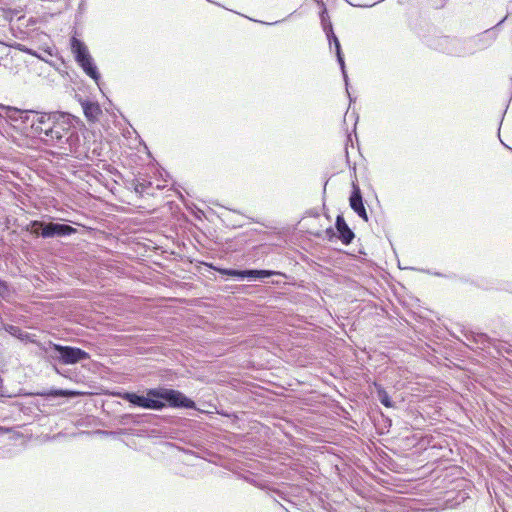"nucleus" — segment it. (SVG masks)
I'll list each match as a JSON object with an SVG mask.
<instances>
[{
    "label": "nucleus",
    "mask_w": 512,
    "mask_h": 512,
    "mask_svg": "<svg viewBox=\"0 0 512 512\" xmlns=\"http://www.w3.org/2000/svg\"><path fill=\"white\" fill-rule=\"evenodd\" d=\"M75 122L69 113L34 111V143L57 147L64 154L75 152L80 142Z\"/></svg>",
    "instance_id": "1"
},
{
    "label": "nucleus",
    "mask_w": 512,
    "mask_h": 512,
    "mask_svg": "<svg viewBox=\"0 0 512 512\" xmlns=\"http://www.w3.org/2000/svg\"><path fill=\"white\" fill-rule=\"evenodd\" d=\"M7 431H8L7 429L0 427V432L6 433Z\"/></svg>",
    "instance_id": "25"
},
{
    "label": "nucleus",
    "mask_w": 512,
    "mask_h": 512,
    "mask_svg": "<svg viewBox=\"0 0 512 512\" xmlns=\"http://www.w3.org/2000/svg\"><path fill=\"white\" fill-rule=\"evenodd\" d=\"M9 296V289L4 281L0 280V300L5 299Z\"/></svg>",
    "instance_id": "21"
},
{
    "label": "nucleus",
    "mask_w": 512,
    "mask_h": 512,
    "mask_svg": "<svg viewBox=\"0 0 512 512\" xmlns=\"http://www.w3.org/2000/svg\"><path fill=\"white\" fill-rule=\"evenodd\" d=\"M220 274L233 278L244 279V270H237L232 268H222L218 270Z\"/></svg>",
    "instance_id": "16"
},
{
    "label": "nucleus",
    "mask_w": 512,
    "mask_h": 512,
    "mask_svg": "<svg viewBox=\"0 0 512 512\" xmlns=\"http://www.w3.org/2000/svg\"><path fill=\"white\" fill-rule=\"evenodd\" d=\"M280 21H275L273 23H269L270 25H275V24H278Z\"/></svg>",
    "instance_id": "28"
},
{
    "label": "nucleus",
    "mask_w": 512,
    "mask_h": 512,
    "mask_svg": "<svg viewBox=\"0 0 512 512\" xmlns=\"http://www.w3.org/2000/svg\"><path fill=\"white\" fill-rule=\"evenodd\" d=\"M76 229L68 224L34 220V238H55L70 236Z\"/></svg>",
    "instance_id": "6"
},
{
    "label": "nucleus",
    "mask_w": 512,
    "mask_h": 512,
    "mask_svg": "<svg viewBox=\"0 0 512 512\" xmlns=\"http://www.w3.org/2000/svg\"><path fill=\"white\" fill-rule=\"evenodd\" d=\"M278 274L275 271L272 270H257V269H247L244 270V279L247 278L249 280H256V279H264L268 278L272 275Z\"/></svg>",
    "instance_id": "14"
},
{
    "label": "nucleus",
    "mask_w": 512,
    "mask_h": 512,
    "mask_svg": "<svg viewBox=\"0 0 512 512\" xmlns=\"http://www.w3.org/2000/svg\"><path fill=\"white\" fill-rule=\"evenodd\" d=\"M335 228L337 230L338 238L344 245H349L353 241L355 234L349 228L342 215H338L336 217Z\"/></svg>",
    "instance_id": "10"
},
{
    "label": "nucleus",
    "mask_w": 512,
    "mask_h": 512,
    "mask_svg": "<svg viewBox=\"0 0 512 512\" xmlns=\"http://www.w3.org/2000/svg\"><path fill=\"white\" fill-rule=\"evenodd\" d=\"M329 45H330V48L332 46L335 47V53H336L337 61H338L339 65H340L344 82L347 83L348 75H347L346 68H345V61H344V57H343L342 50H341V44H340L339 39L337 38L336 35L334 37H331V42H329Z\"/></svg>",
    "instance_id": "12"
},
{
    "label": "nucleus",
    "mask_w": 512,
    "mask_h": 512,
    "mask_svg": "<svg viewBox=\"0 0 512 512\" xmlns=\"http://www.w3.org/2000/svg\"><path fill=\"white\" fill-rule=\"evenodd\" d=\"M34 354L53 366L57 363L74 365L90 359L88 352L78 347L63 346L52 342L40 343L34 340Z\"/></svg>",
    "instance_id": "3"
},
{
    "label": "nucleus",
    "mask_w": 512,
    "mask_h": 512,
    "mask_svg": "<svg viewBox=\"0 0 512 512\" xmlns=\"http://www.w3.org/2000/svg\"><path fill=\"white\" fill-rule=\"evenodd\" d=\"M82 108L84 115L89 121L97 120L98 116L101 114V109L95 102L85 101L82 103Z\"/></svg>",
    "instance_id": "13"
},
{
    "label": "nucleus",
    "mask_w": 512,
    "mask_h": 512,
    "mask_svg": "<svg viewBox=\"0 0 512 512\" xmlns=\"http://www.w3.org/2000/svg\"><path fill=\"white\" fill-rule=\"evenodd\" d=\"M431 46L442 53L457 56V57H465L470 55L469 46L467 44V39H459L455 37L449 36H441L433 41Z\"/></svg>",
    "instance_id": "5"
},
{
    "label": "nucleus",
    "mask_w": 512,
    "mask_h": 512,
    "mask_svg": "<svg viewBox=\"0 0 512 512\" xmlns=\"http://www.w3.org/2000/svg\"><path fill=\"white\" fill-rule=\"evenodd\" d=\"M320 20H321V24H322V25H325V24H327L328 22H330V21H329V19H328V15H327V10H326V8H324V9L321 11V13H320Z\"/></svg>",
    "instance_id": "22"
},
{
    "label": "nucleus",
    "mask_w": 512,
    "mask_h": 512,
    "mask_svg": "<svg viewBox=\"0 0 512 512\" xmlns=\"http://www.w3.org/2000/svg\"><path fill=\"white\" fill-rule=\"evenodd\" d=\"M475 341L477 344H481L485 346L486 344H490L491 339L484 333L477 334Z\"/></svg>",
    "instance_id": "20"
},
{
    "label": "nucleus",
    "mask_w": 512,
    "mask_h": 512,
    "mask_svg": "<svg viewBox=\"0 0 512 512\" xmlns=\"http://www.w3.org/2000/svg\"><path fill=\"white\" fill-rule=\"evenodd\" d=\"M345 85H346L347 93H349V92H348V83H347V84L345 83ZM348 97H351V94H348Z\"/></svg>",
    "instance_id": "27"
},
{
    "label": "nucleus",
    "mask_w": 512,
    "mask_h": 512,
    "mask_svg": "<svg viewBox=\"0 0 512 512\" xmlns=\"http://www.w3.org/2000/svg\"><path fill=\"white\" fill-rule=\"evenodd\" d=\"M0 108L5 111L6 117L12 121H18L21 119L23 123L29 119V113L31 112V110H20L3 104H0Z\"/></svg>",
    "instance_id": "11"
},
{
    "label": "nucleus",
    "mask_w": 512,
    "mask_h": 512,
    "mask_svg": "<svg viewBox=\"0 0 512 512\" xmlns=\"http://www.w3.org/2000/svg\"><path fill=\"white\" fill-rule=\"evenodd\" d=\"M377 397H378V400L380 401V403L382 405H384L385 407L391 408L393 406L391 397L389 396L387 391H385L383 388L378 389Z\"/></svg>",
    "instance_id": "15"
},
{
    "label": "nucleus",
    "mask_w": 512,
    "mask_h": 512,
    "mask_svg": "<svg viewBox=\"0 0 512 512\" xmlns=\"http://www.w3.org/2000/svg\"><path fill=\"white\" fill-rule=\"evenodd\" d=\"M70 45L75 61L83 69L86 75L98 84L101 76L85 43L76 37H72Z\"/></svg>",
    "instance_id": "4"
},
{
    "label": "nucleus",
    "mask_w": 512,
    "mask_h": 512,
    "mask_svg": "<svg viewBox=\"0 0 512 512\" xmlns=\"http://www.w3.org/2000/svg\"><path fill=\"white\" fill-rule=\"evenodd\" d=\"M36 31V29H34V32ZM38 39L39 41H43L44 44H45V48L42 49L43 51V54L42 53H38L36 51L33 52V55L34 57L38 58L39 59V62H46V63H49L50 65L52 66H55V64L53 63L52 60L49 59L50 58H53V57H57V54H56V50L53 46H50L48 45V43L45 41V40H49V37L48 35L44 34V33H37L35 34L34 33V40L35 39Z\"/></svg>",
    "instance_id": "9"
},
{
    "label": "nucleus",
    "mask_w": 512,
    "mask_h": 512,
    "mask_svg": "<svg viewBox=\"0 0 512 512\" xmlns=\"http://www.w3.org/2000/svg\"><path fill=\"white\" fill-rule=\"evenodd\" d=\"M63 395L64 391L56 389H52L46 392H34V396H45L47 398H56Z\"/></svg>",
    "instance_id": "18"
},
{
    "label": "nucleus",
    "mask_w": 512,
    "mask_h": 512,
    "mask_svg": "<svg viewBox=\"0 0 512 512\" xmlns=\"http://www.w3.org/2000/svg\"><path fill=\"white\" fill-rule=\"evenodd\" d=\"M40 305H41V303L34 301V303H33L34 310H38Z\"/></svg>",
    "instance_id": "24"
},
{
    "label": "nucleus",
    "mask_w": 512,
    "mask_h": 512,
    "mask_svg": "<svg viewBox=\"0 0 512 512\" xmlns=\"http://www.w3.org/2000/svg\"><path fill=\"white\" fill-rule=\"evenodd\" d=\"M326 235L329 239L333 238L335 236V232L333 230V228H328L326 229Z\"/></svg>",
    "instance_id": "23"
},
{
    "label": "nucleus",
    "mask_w": 512,
    "mask_h": 512,
    "mask_svg": "<svg viewBox=\"0 0 512 512\" xmlns=\"http://www.w3.org/2000/svg\"><path fill=\"white\" fill-rule=\"evenodd\" d=\"M11 335L16 336L17 338L24 340L28 338V333H23L22 330L18 326L9 325L6 329Z\"/></svg>",
    "instance_id": "17"
},
{
    "label": "nucleus",
    "mask_w": 512,
    "mask_h": 512,
    "mask_svg": "<svg viewBox=\"0 0 512 512\" xmlns=\"http://www.w3.org/2000/svg\"><path fill=\"white\" fill-rule=\"evenodd\" d=\"M322 28H323V30H324V32L326 34L328 42H331V37L335 36L334 31H333V27H332V23L328 22L327 24L322 25Z\"/></svg>",
    "instance_id": "19"
},
{
    "label": "nucleus",
    "mask_w": 512,
    "mask_h": 512,
    "mask_svg": "<svg viewBox=\"0 0 512 512\" xmlns=\"http://www.w3.org/2000/svg\"><path fill=\"white\" fill-rule=\"evenodd\" d=\"M349 204L351 209L364 221H368V214L363 203V197L360 187L357 184V179L352 181V192L349 197Z\"/></svg>",
    "instance_id": "8"
},
{
    "label": "nucleus",
    "mask_w": 512,
    "mask_h": 512,
    "mask_svg": "<svg viewBox=\"0 0 512 512\" xmlns=\"http://www.w3.org/2000/svg\"><path fill=\"white\" fill-rule=\"evenodd\" d=\"M495 39L496 32L493 29H488L475 37L467 38L470 55L489 47L495 41Z\"/></svg>",
    "instance_id": "7"
},
{
    "label": "nucleus",
    "mask_w": 512,
    "mask_h": 512,
    "mask_svg": "<svg viewBox=\"0 0 512 512\" xmlns=\"http://www.w3.org/2000/svg\"><path fill=\"white\" fill-rule=\"evenodd\" d=\"M353 173L354 174L356 173V167L355 166L353 167Z\"/></svg>",
    "instance_id": "29"
},
{
    "label": "nucleus",
    "mask_w": 512,
    "mask_h": 512,
    "mask_svg": "<svg viewBox=\"0 0 512 512\" xmlns=\"http://www.w3.org/2000/svg\"><path fill=\"white\" fill-rule=\"evenodd\" d=\"M124 417H125V418H133V417H134V415H132V414H127V415H125Z\"/></svg>",
    "instance_id": "26"
},
{
    "label": "nucleus",
    "mask_w": 512,
    "mask_h": 512,
    "mask_svg": "<svg viewBox=\"0 0 512 512\" xmlns=\"http://www.w3.org/2000/svg\"><path fill=\"white\" fill-rule=\"evenodd\" d=\"M117 395L131 405L147 410L161 411L166 407L177 409L196 408L195 402L182 392L164 387L147 389L145 394L121 392Z\"/></svg>",
    "instance_id": "2"
}]
</instances>
